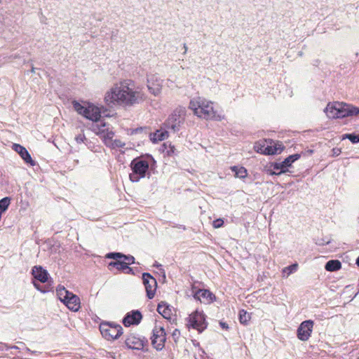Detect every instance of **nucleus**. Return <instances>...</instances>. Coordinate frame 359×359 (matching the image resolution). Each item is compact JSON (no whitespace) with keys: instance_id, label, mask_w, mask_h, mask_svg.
Returning a JSON list of instances; mask_svg holds the SVG:
<instances>
[{"instance_id":"obj_20","label":"nucleus","mask_w":359,"mask_h":359,"mask_svg":"<svg viewBox=\"0 0 359 359\" xmlns=\"http://www.w3.org/2000/svg\"><path fill=\"white\" fill-rule=\"evenodd\" d=\"M157 311L165 319L170 320L172 311L170 305L164 302H161L158 304Z\"/></svg>"},{"instance_id":"obj_41","label":"nucleus","mask_w":359,"mask_h":359,"mask_svg":"<svg viewBox=\"0 0 359 359\" xmlns=\"http://www.w3.org/2000/svg\"><path fill=\"white\" fill-rule=\"evenodd\" d=\"M265 147L266 146L264 144V145L259 144V145H256L255 147V148L257 149V152L262 154V150H264Z\"/></svg>"},{"instance_id":"obj_16","label":"nucleus","mask_w":359,"mask_h":359,"mask_svg":"<svg viewBox=\"0 0 359 359\" xmlns=\"http://www.w3.org/2000/svg\"><path fill=\"white\" fill-rule=\"evenodd\" d=\"M12 148L20 156L26 163L30 164L31 165H35V161L32 160L31 155L25 147L19 144L14 143Z\"/></svg>"},{"instance_id":"obj_31","label":"nucleus","mask_w":359,"mask_h":359,"mask_svg":"<svg viewBox=\"0 0 359 359\" xmlns=\"http://www.w3.org/2000/svg\"><path fill=\"white\" fill-rule=\"evenodd\" d=\"M298 264L297 263L289 265L284 268L283 273H287V276H290L297 270Z\"/></svg>"},{"instance_id":"obj_22","label":"nucleus","mask_w":359,"mask_h":359,"mask_svg":"<svg viewBox=\"0 0 359 359\" xmlns=\"http://www.w3.org/2000/svg\"><path fill=\"white\" fill-rule=\"evenodd\" d=\"M341 268V263L337 259H331L326 262L325 269L327 271L333 272L339 270Z\"/></svg>"},{"instance_id":"obj_11","label":"nucleus","mask_w":359,"mask_h":359,"mask_svg":"<svg viewBox=\"0 0 359 359\" xmlns=\"http://www.w3.org/2000/svg\"><path fill=\"white\" fill-rule=\"evenodd\" d=\"M152 337H151V344L157 351H161L165 346L166 341V333L163 327L156 324L152 330Z\"/></svg>"},{"instance_id":"obj_53","label":"nucleus","mask_w":359,"mask_h":359,"mask_svg":"<svg viewBox=\"0 0 359 359\" xmlns=\"http://www.w3.org/2000/svg\"><path fill=\"white\" fill-rule=\"evenodd\" d=\"M355 263L359 266V255H358V257L356 259V262Z\"/></svg>"},{"instance_id":"obj_21","label":"nucleus","mask_w":359,"mask_h":359,"mask_svg":"<svg viewBox=\"0 0 359 359\" xmlns=\"http://www.w3.org/2000/svg\"><path fill=\"white\" fill-rule=\"evenodd\" d=\"M231 170L234 172V175L236 178L244 180L248 176V170L243 166L233 165L231 167Z\"/></svg>"},{"instance_id":"obj_19","label":"nucleus","mask_w":359,"mask_h":359,"mask_svg":"<svg viewBox=\"0 0 359 359\" xmlns=\"http://www.w3.org/2000/svg\"><path fill=\"white\" fill-rule=\"evenodd\" d=\"M194 298L201 301V298L206 299L208 302H212L215 299V296L210 290L206 289L198 290L194 294Z\"/></svg>"},{"instance_id":"obj_56","label":"nucleus","mask_w":359,"mask_h":359,"mask_svg":"<svg viewBox=\"0 0 359 359\" xmlns=\"http://www.w3.org/2000/svg\"><path fill=\"white\" fill-rule=\"evenodd\" d=\"M25 350L27 352H31V350L29 348H27V347H26Z\"/></svg>"},{"instance_id":"obj_2","label":"nucleus","mask_w":359,"mask_h":359,"mask_svg":"<svg viewBox=\"0 0 359 359\" xmlns=\"http://www.w3.org/2000/svg\"><path fill=\"white\" fill-rule=\"evenodd\" d=\"M189 109L195 115L206 120L222 121L224 116L217 114L214 110L213 103L201 97L193 99L189 102Z\"/></svg>"},{"instance_id":"obj_38","label":"nucleus","mask_w":359,"mask_h":359,"mask_svg":"<svg viewBox=\"0 0 359 359\" xmlns=\"http://www.w3.org/2000/svg\"><path fill=\"white\" fill-rule=\"evenodd\" d=\"M148 88H149L150 93H151L154 95H157L160 93L159 88H152V87L148 86Z\"/></svg>"},{"instance_id":"obj_27","label":"nucleus","mask_w":359,"mask_h":359,"mask_svg":"<svg viewBox=\"0 0 359 359\" xmlns=\"http://www.w3.org/2000/svg\"><path fill=\"white\" fill-rule=\"evenodd\" d=\"M162 151L167 156H169L175 154V148L171 144H168V143H163V144L162 145Z\"/></svg>"},{"instance_id":"obj_1","label":"nucleus","mask_w":359,"mask_h":359,"mask_svg":"<svg viewBox=\"0 0 359 359\" xmlns=\"http://www.w3.org/2000/svg\"><path fill=\"white\" fill-rule=\"evenodd\" d=\"M145 99L144 95L139 90H135L129 87L125 81L120 84H115L104 95V102L109 107L114 105L133 106L142 102Z\"/></svg>"},{"instance_id":"obj_54","label":"nucleus","mask_w":359,"mask_h":359,"mask_svg":"<svg viewBox=\"0 0 359 359\" xmlns=\"http://www.w3.org/2000/svg\"><path fill=\"white\" fill-rule=\"evenodd\" d=\"M148 156H149L151 158V159L154 161V163H156L154 158L151 155H148Z\"/></svg>"},{"instance_id":"obj_42","label":"nucleus","mask_w":359,"mask_h":359,"mask_svg":"<svg viewBox=\"0 0 359 359\" xmlns=\"http://www.w3.org/2000/svg\"><path fill=\"white\" fill-rule=\"evenodd\" d=\"M114 133L112 131H108L107 132V134L105 135L106 139L111 140L114 137Z\"/></svg>"},{"instance_id":"obj_25","label":"nucleus","mask_w":359,"mask_h":359,"mask_svg":"<svg viewBox=\"0 0 359 359\" xmlns=\"http://www.w3.org/2000/svg\"><path fill=\"white\" fill-rule=\"evenodd\" d=\"M110 266L114 267L118 271H123V272L125 271L126 268H128V266L126 265V264L125 263V262L123 259L110 262L108 264V267H110Z\"/></svg>"},{"instance_id":"obj_39","label":"nucleus","mask_w":359,"mask_h":359,"mask_svg":"<svg viewBox=\"0 0 359 359\" xmlns=\"http://www.w3.org/2000/svg\"><path fill=\"white\" fill-rule=\"evenodd\" d=\"M316 243L318 245H324L330 243V241H326L324 239H318Z\"/></svg>"},{"instance_id":"obj_24","label":"nucleus","mask_w":359,"mask_h":359,"mask_svg":"<svg viewBox=\"0 0 359 359\" xmlns=\"http://www.w3.org/2000/svg\"><path fill=\"white\" fill-rule=\"evenodd\" d=\"M168 137V131L156 130V133L152 134V136L151 137V140L155 143L158 141L164 140Z\"/></svg>"},{"instance_id":"obj_13","label":"nucleus","mask_w":359,"mask_h":359,"mask_svg":"<svg viewBox=\"0 0 359 359\" xmlns=\"http://www.w3.org/2000/svg\"><path fill=\"white\" fill-rule=\"evenodd\" d=\"M142 278L143 284L145 287L147 297L148 299H151L156 294L157 281L149 273L147 272L143 273Z\"/></svg>"},{"instance_id":"obj_48","label":"nucleus","mask_w":359,"mask_h":359,"mask_svg":"<svg viewBox=\"0 0 359 359\" xmlns=\"http://www.w3.org/2000/svg\"><path fill=\"white\" fill-rule=\"evenodd\" d=\"M116 34H117V31H116L115 32H112L111 39H113L115 36H116Z\"/></svg>"},{"instance_id":"obj_10","label":"nucleus","mask_w":359,"mask_h":359,"mask_svg":"<svg viewBox=\"0 0 359 359\" xmlns=\"http://www.w3.org/2000/svg\"><path fill=\"white\" fill-rule=\"evenodd\" d=\"M206 316L202 311H196L191 313L187 318L189 328L196 330L198 333H202L208 327Z\"/></svg>"},{"instance_id":"obj_26","label":"nucleus","mask_w":359,"mask_h":359,"mask_svg":"<svg viewBox=\"0 0 359 359\" xmlns=\"http://www.w3.org/2000/svg\"><path fill=\"white\" fill-rule=\"evenodd\" d=\"M11 198L10 197H4L0 200V213L2 215L3 212H6L10 204H11Z\"/></svg>"},{"instance_id":"obj_29","label":"nucleus","mask_w":359,"mask_h":359,"mask_svg":"<svg viewBox=\"0 0 359 359\" xmlns=\"http://www.w3.org/2000/svg\"><path fill=\"white\" fill-rule=\"evenodd\" d=\"M124 254L118 252H109L105 255V258L111 259L114 261L122 260L123 258Z\"/></svg>"},{"instance_id":"obj_35","label":"nucleus","mask_w":359,"mask_h":359,"mask_svg":"<svg viewBox=\"0 0 359 359\" xmlns=\"http://www.w3.org/2000/svg\"><path fill=\"white\" fill-rule=\"evenodd\" d=\"M224 221L222 219H217L213 221L212 226L214 228H220L223 226Z\"/></svg>"},{"instance_id":"obj_8","label":"nucleus","mask_w":359,"mask_h":359,"mask_svg":"<svg viewBox=\"0 0 359 359\" xmlns=\"http://www.w3.org/2000/svg\"><path fill=\"white\" fill-rule=\"evenodd\" d=\"M32 274L36 280H33L32 283L34 287L42 293L48 292L50 290L49 285H41L36 280L41 283H45L48 280L49 274L48 271L44 269L41 266H34L32 269Z\"/></svg>"},{"instance_id":"obj_18","label":"nucleus","mask_w":359,"mask_h":359,"mask_svg":"<svg viewBox=\"0 0 359 359\" xmlns=\"http://www.w3.org/2000/svg\"><path fill=\"white\" fill-rule=\"evenodd\" d=\"M284 148L285 147L281 142H278L276 143H273L272 140H271V145H266L264 150H262V152L265 155H273L280 154Z\"/></svg>"},{"instance_id":"obj_36","label":"nucleus","mask_w":359,"mask_h":359,"mask_svg":"<svg viewBox=\"0 0 359 359\" xmlns=\"http://www.w3.org/2000/svg\"><path fill=\"white\" fill-rule=\"evenodd\" d=\"M180 336V332L178 329H175L172 333V337L175 343L177 342V340L179 339Z\"/></svg>"},{"instance_id":"obj_32","label":"nucleus","mask_w":359,"mask_h":359,"mask_svg":"<svg viewBox=\"0 0 359 359\" xmlns=\"http://www.w3.org/2000/svg\"><path fill=\"white\" fill-rule=\"evenodd\" d=\"M96 123L93 125L94 130L97 129L100 132L104 133L106 126V123L103 121H100V118L97 122H95Z\"/></svg>"},{"instance_id":"obj_51","label":"nucleus","mask_w":359,"mask_h":359,"mask_svg":"<svg viewBox=\"0 0 359 359\" xmlns=\"http://www.w3.org/2000/svg\"><path fill=\"white\" fill-rule=\"evenodd\" d=\"M308 154H313V151L312 149H309L306 151Z\"/></svg>"},{"instance_id":"obj_34","label":"nucleus","mask_w":359,"mask_h":359,"mask_svg":"<svg viewBox=\"0 0 359 359\" xmlns=\"http://www.w3.org/2000/svg\"><path fill=\"white\" fill-rule=\"evenodd\" d=\"M111 146L113 148H121L125 146V143L120 140H114L111 142Z\"/></svg>"},{"instance_id":"obj_30","label":"nucleus","mask_w":359,"mask_h":359,"mask_svg":"<svg viewBox=\"0 0 359 359\" xmlns=\"http://www.w3.org/2000/svg\"><path fill=\"white\" fill-rule=\"evenodd\" d=\"M343 140L348 139L353 144H357L359 142V133H346L343 135L342 137Z\"/></svg>"},{"instance_id":"obj_7","label":"nucleus","mask_w":359,"mask_h":359,"mask_svg":"<svg viewBox=\"0 0 359 359\" xmlns=\"http://www.w3.org/2000/svg\"><path fill=\"white\" fill-rule=\"evenodd\" d=\"M300 157V154H294L290 155L282 162L271 163L267 172L270 175H280L281 174L285 173L288 171V168L291 167L292 164L299 159Z\"/></svg>"},{"instance_id":"obj_3","label":"nucleus","mask_w":359,"mask_h":359,"mask_svg":"<svg viewBox=\"0 0 359 359\" xmlns=\"http://www.w3.org/2000/svg\"><path fill=\"white\" fill-rule=\"evenodd\" d=\"M329 118H343L359 114V107L346 102L329 103L324 109Z\"/></svg>"},{"instance_id":"obj_33","label":"nucleus","mask_w":359,"mask_h":359,"mask_svg":"<svg viewBox=\"0 0 359 359\" xmlns=\"http://www.w3.org/2000/svg\"><path fill=\"white\" fill-rule=\"evenodd\" d=\"M123 260L125 262V263L126 264L127 266H130L135 262V257L130 255H125L124 254Z\"/></svg>"},{"instance_id":"obj_40","label":"nucleus","mask_w":359,"mask_h":359,"mask_svg":"<svg viewBox=\"0 0 359 359\" xmlns=\"http://www.w3.org/2000/svg\"><path fill=\"white\" fill-rule=\"evenodd\" d=\"M332 152L333 156H338L341 151V149L335 147L332 149Z\"/></svg>"},{"instance_id":"obj_5","label":"nucleus","mask_w":359,"mask_h":359,"mask_svg":"<svg viewBox=\"0 0 359 359\" xmlns=\"http://www.w3.org/2000/svg\"><path fill=\"white\" fill-rule=\"evenodd\" d=\"M74 109L84 118L97 122L101 118V109L93 104L87 102V106L82 105L76 100L72 102Z\"/></svg>"},{"instance_id":"obj_55","label":"nucleus","mask_w":359,"mask_h":359,"mask_svg":"<svg viewBox=\"0 0 359 359\" xmlns=\"http://www.w3.org/2000/svg\"><path fill=\"white\" fill-rule=\"evenodd\" d=\"M318 60H316L315 62L313 63L314 65H318Z\"/></svg>"},{"instance_id":"obj_43","label":"nucleus","mask_w":359,"mask_h":359,"mask_svg":"<svg viewBox=\"0 0 359 359\" xmlns=\"http://www.w3.org/2000/svg\"><path fill=\"white\" fill-rule=\"evenodd\" d=\"M219 325L222 329H224V330H229V328L228 324L223 321L219 322Z\"/></svg>"},{"instance_id":"obj_12","label":"nucleus","mask_w":359,"mask_h":359,"mask_svg":"<svg viewBox=\"0 0 359 359\" xmlns=\"http://www.w3.org/2000/svg\"><path fill=\"white\" fill-rule=\"evenodd\" d=\"M125 344L130 349L144 350V347L148 344L147 338L141 337L138 334L131 333L127 336Z\"/></svg>"},{"instance_id":"obj_50","label":"nucleus","mask_w":359,"mask_h":359,"mask_svg":"<svg viewBox=\"0 0 359 359\" xmlns=\"http://www.w3.org/2000/svg\"><path fill=\"white\" fill-rule=\"evenodd\" d=\"M143 130V128H137L135 129V133H137V132H140V131H142Z\"/></svg>"},{"instance_id":"obj_52","label":"nucleus","mask_w":359,"mask_h":359,"mask_svg":"<svg viewBox=\"0 0 359 359\" xmlns=\"http://www.w3.org/2000/svg\"><path fill=\"white\" fill-rule=\"evenodd\" d=\"M30 72H32V73L35 72V68H34L33 66L32 67V69H31V70H30Z\"/></svg>"},{"instance_id":"obj_4","label":"nucleus","mask_w":359,"mask_h":359,"mask_svg":"<svg viewBox=\"0 0 359 359\" xmlns=\"http://www.w3.org/2000/svg\"><path fill=\"white\" fill-rule=\"evenodd\" d=\"M130 167L132 173L129 175L130 180L133 182H138L140 179L144 178L149 174V164L146 160L140 157L135 158L130 163ZM149 177V176H148Z\"/></svg>"},{"instance_id":"obj_23","label":"nucleus","mask_w":359,"mask_h":359,"mask_svg":"<svg viewBox=\"0 0 359 359\" xmlns=\"http://www.w3.org/2000/svg\"><path fill=\"white\" fill-rule=\"evenodd\" d=\"M56 293L60 301L63 303L67 299V297L70 295L71 292L67 290L64 286L58 285L56 289Z\"/></svg>"},{"instance_id":"obj_9","label":"nucleus","mask_w":359,"mask_h":359,"mask_svg":"<svg viewBox=\"0 0 359 359\" xmlns=\"http://www.w3.org/2000/svg\"><path fill=\"white\" fill-rule=\"evenodd\" d=\"M100 331L107 340H114L123 334V327L114 323L102 322L100 325Z\"/></svg>"},{"instance_id":"obj_28","label":"nucleus","mask_w":359,"mask_h":359,"mask_svg":"<svg viewBox=\"0 0 359 359\" xmlns=\"http://www.w3.org/2000/svg\"><path fill=\"white\" fill-rule=\"evenodd\" d=\"M250 319V314L245 310L242 309L239 311V321L243 325H247Z\"/></svg>"},{"instance_id":"obj_17","label":"nucleus","mask_w":359,"mask_h":359,"mask_svg":"<svg viewBox=\"0 0 359 359\" xmlns=\"http://www.w3.org/2000/svg\"><path fill=\"white\" fill-rule=\"evenodd\" d=\"M63 304L71 311H78L80 309V299L79 297L71 292L70 295L67 297L63 302Z\"/></svg>"},{"instance_id":"obj_57","label":"nucleus","mask_w":359,"mask_h":359,"mask_svg":"<svg viewBox=\"0 0 359 359\" xmlns=\"http://www.w3.org/2000/svg\"><path fill=\"white\" fill-rule=\"evenodd\" d=\"M107 111V109H106V110H104V111H103V114H104L106 116H109L108 114H105V112H106Z\"/></svg>"},{"instance_id":"obj_58","label":"nucleus","mask_w":359,"mask_h":359,"mask_svg":"<svg viewBox=\"0 0 359 359\" xmlns=\"http://www.w3.org/2000/svg\"><path fill=\"white\" fill-rule=\"evenodd\" d=\"M180 228H182L183 229H185V226H183V225H180Z\"/></svg>"},{"instance_id":"obj_14","label":"nucleus","mask_w":359,"mask_h":359,"mask_svg":"<svg viewBox=\"0 0 359 359\" xmlns=\"http://www.w3.org/2000/svg\"><path fill=\"white\" fill-rule=\"evenodd\" d=\"M313 321L307 320L303 321L299 326L297 330V335L299 340L307 341L311 337L313 330Z\"/></svg>"},{"instance_id":"obj_47","label":"nucleus","mask_w":359,"mask_h":359,"mask_svg":"<svg viewBox=\"0 0 359 359\" xmlns=\"http://www.w3.org/2000/svg\"><path fill=\"white\" fill-rule=\"evenodd\" d=\"M1 346H0V351L6 350V347L4 346L5 344L1 343Z\"/></svg>"},{"instance_id":"obj_15","label":"nucleus","mask_w":359,"mask_h":359,"mask_svg":"<svg viewBox=\"0 0 359 359\" xmlns=\"http://www.w3.org/2000/svg\"><path fill=\"white\" fill-rule=\"evenodd\" d=\"M142 314L139 310L128 312L123 318L122 323L125 327L137 325L141 323Z\"/></svg>"},{"instance_id":"obj_46","label":"nucleus","mask_w":359,"mask_h":359,"mask_svg":"<svg viewBox=\"0 0 359 359\" xmlns=\"http://www.w3.org/2000/svg\"><path fill=\"white\" fill-rule=\"evenodd\" d=\"M4 346L6 347V350H8L9 348L12 349H19V347L17 346H8V344H4Z\"/></svg>"},{"instance_id":"obj_37","label":"nucleus","mask_w":359,"mask_h":359,"mask_svg":"<svg viewBox=\"0 0 359 359\" xmlns=\"http://www.w3.org/2000/svg\"><path fill=\"white\" fill-rule=\"evenodd\" d=\"M86 140V137L84 134H79L75 137V140L77 143L80 144L81 142H83V141Z\"/></svg>"},{"instance_id":"obj_44","label":"nucleus","mask_w":359,"mask_h":359,"mask_svg":"<svg viewBox=\"0 0 359 359\" xmlns=\"http://www.w3.org/2000/svg\"><path fill=\"white\" fill-rule=\"evenodd\" d=\"M126 274H134L133 269L128 266V268H126L125 271H123Z\"/></svg>"},{"instance_id":"obj_49","label":"nucleus","mask_w":359,"mask_h":359,"mask_svg":"<svg viewBox=\"0 0 359 359\" xmlns=\"http://www.w3.org/2000/svg\"><path fill=\"white\" fill-rule=\"evenodd\" d=\"M184 54H186V53L187 51V46L186 43L184 44Z\"/></svg>"},{"instance_id":"obj_6","label":"nucleus","mask_w":359,"mask_h":359,"mask_svg":"<svg viewBox=\"0 0 359 359\" xmlns=\"http://www.w3.org/2000/svg\"><path fill=\"white\" fill-rule=\"evenodd\" d=\"M185 115L186 109L184 107H177L163 123L165 128L171 130L174 133L178 132L184 122Z\"/></svg>"},{"instance_id":"obj_45","label":"nucleus","mask_w":359,"mask_h":359,"mask_svg":"<svg viewBox=\"0 0 359 359\" xmlns=\"http://www.w3.org/2000/svg\"><path fill=\"white\" fill-rule=\"evenodd\" d=\"M153 266L160 270L163 271V273H165L164 270L162 269V265L161 264L158 263L157 262H155Z\"/></svg>"},{"instance_id":"obj_59","label":"nucleus","mask_w":359,"mask_h":359,"mask_svg":"<svg viewBox=\"0 0 359 359\" xmlns=\"http://www.w3.org/2000/svg\"><path fill=\"white\" fill-rule=\"evenodd\" d=\"M358 222H359V217H358Z\"/></svg>"}]
</instances>
